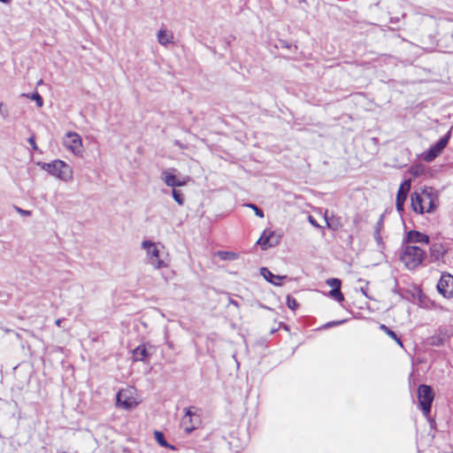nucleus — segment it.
I'll return each instance as SVG.
<instances>
[{
	"instance_id": "nucleus-31",
	"label": "nucleus",
	"mask_w": 453,
	"mask_h": 453,
	"mask_svg": "<svg viewBox=\"0 0 453 453\" xmlns=\"http://www.w3.org/2000/svg\"><path fill=\"white\" fill-rule=\"evenodd\" d=\"M0 115L4 119H6L8 117V110L3 103L0 104Z\"/></svg>"
},
{
	"instance_id": "nucleus-15",
	"label": "nucleus",
	"mask_w": 453,
	"mask_h": 453,
	"mask_svg": "<svg viewBox=\"0 0 453 453\" xmlns=\"http://www.w3.org/2000/svg\"><path fill=\"white\" fill-rule=\"evenodd\" d=\"M326 284L332 288L329 292V296L340 303L342 302L344 300V296L341 292V280L336 278H332L326 280Z\"/></svg>"
},
{
	"instance_id": "nucleus-20",
	"label": "nucleus",
	"mask_w": 453,
	"mask_h": 453,
	"mask_svg": "<svg viewBox=\"0 0 453 453\" xmlns=\"http://www.w3.org/2000/svg\"><path fill=\"white\" fill-rule=\"evenodd\" d=\"M273 236V232L267 233L265 231L261 237L258 239L257 243L261 246L262 250L268 249L270 239Z\"/></svg>"
},
{
	"instance_id": "nucleus-13",
	"label": "nucleus",
	"mask_w": 453,
	"mask_h": 453,
	"mask_svg": "<svg viewBox=\"0 0 453 453\" xmlns=\"http://www.w3.org/2000/svg\"><path fill=\"white\" fill-rule=\"evenodd\" d=\"M411 189V180H404L397 192L396 195V201H395V207L398 212H403L404 210V203L407 198V195Z\"/></svg>"
},
{
	"instance_id": "nucleus-9",
	"label": "nucleus",
	"mask_w": 453,
	"mask_h": 453,
	"mask_svg": "<svg viewBox=\"0 0 453 453\" xmlns=\"http://www.w3.org/2000/svg\"><path fill=\"white\" fill-rule=\"evenodd\" d=\"M63 144L67 150H71L74 155H81L83 151L81 137L77 133H66L63 139Z\"/></svg>"
},
{
	"instance_id": "nucleus-22",
	"label": "nucleus",
	"mask_w": 453,
	"mask_h": 453,
	"mask_svg": "<svg viewBox=\"0 0 453 453\" xmlns=\"http://www.w3.org/2000/svg\"><path fill=\"white\" fill-rule=\"evenodd\" d=\"M155 439L158 442L159 445L165 447V448H171L173 449V446L169 445L167 441L165 439V435L162 432L155 431Z\"/></svg>"
},
{
	"instance_id": "nucleus-18",
	"label": "nucleus",
	"mask_w": 453,
	"mask_h": 453,
	"mask_svg": "<svg viewBox=\"0 0 453 453\" xmlns=\"http://www.w3.org/2000/svg\"><path fill=\"white\" fill-rule=\"evenodd\" d=\"M173 35L172 32H169L165 29H160L157 32V41L161 45H167L168 43L173 42Z\"/></svg>"
},
{
	"instance_id": "nucleus-27",
	"label": "nucleus",
	"mask_w": 453,
	"mask_h": 453,
	"mask_svg": "<svg viewBox=\"0 0 453 453\" xmlns=\"http://www.w3.org/2000/svg\"><path fill=\"white\" fill-rule=\"evenodd\" d=\"M247 206L249 208H251L257 217H259V218H264L265 217L264 211L260 208H258L256 204H254V203H248Z\"/></svg>"
},
{
	"instance_id": "nucleus-34",
	"label": "nucleus",
	"mask_w": 453,
	"mask_h": 453,
	"mask_svg": "<svg viewBox=\"0 0 453 453\" xmlns=\"http://www.w3.org/2000/svg\"><path fill=\"white\" fill-rule=\"evenodd\" d=\"M308 220L313 226L320 227V226L317 223L316 219L312 216H309Z\"/></svg>"
},
{
	"instance_id": "nucleus-8",
	"label": "nucleus",
	"mask_w": 453,
	"mask_h": 453,
	"mask_svg": "<svg viewBox=\"0 0 453 453\" xmlns=\"http://www.w3.org/2000/svg\"><path fill=\"white\" fill-rule=\"evenodd\" d=\"M200 416L196 407L185 409V415L182 417L180 425L187 433H191L200 424Z\"/></svg>"
},
{
	"instance_id": "nucleus-14",
	"label": "nucleus",
	"mask_w": 453,
	"mask_h": 453,
	"mask_svg": "<svg viewBox=\"0 0 453 453\" xmlns=\"http://www.w3.org/2000/svg\"><path fill=\"white\" fill-rule=\"evenodd\" d=\"M430 241V238L427 234L420 233L416 230H411L407 233L403 242L404 244H411L412 243H424L428 244Z\"/></svg>"
},
{
	"instance_id": "nucleus-29",
	"label": "nucleus",
	"mask_w": 453,
	"mask_h": 453,
	"mask_svg": "<svg viewBox=\"0 0 453 453\" xmlns=\"http://www.w3.org/2000/svg\"><path fill=\"white\" fill-rule=\"evenodd\" d=\"M280 236L276 234L274 232H273V236L270 239V242H269V246L270 247H274L276 246L279 242H280Z\"/></svg>"
},
{
	"instance_id": "nucleus-11",
	"label": "nucleus",
	"mask_w": 453,
	"mask_h": 453,
	"mask_svg": "<svg viewBox=\"0 0 453 453\" xmlns=\"http://www.w3.org/2000/svg\"><path fill=\"white\" fill-rule=\"evenodd\" d=\"M176 169H167L162 172L161 180L168 186L172 188L181 187L186 185L188 177L179 178L175 174Z\"/></svg>"
},
{
	"instance_id": "nucleus-28",
	"label": "nucleus",
	"mask_w": 453,
	"mask_h": 453,
	"mask_svg": "<svg viewBox=\"0 0 453 453\" xmlns=\"http://www.w3.org/2000/svg\"><path fill=\"white\" fill-rule=\"evenodd\" d=\"M326 226L327 227L333 229V230H337L340 226V223L338 220H328L327 218L326 217Z\"/></svg>"
},
{
	"instance_id": "nucleus-7",
	"label": "nucleus",
	"mask_w": 453,
	"mask_h": 453,
	"mask_svg": "<svg viewBox=\"0 0 453 453\" xmlns=\"http://www.w3.org/2000/svg\"><path fill=\"white\" fill-rule=\"evenodd\" d=\"M453 334V328L448 326H441L438 328L435 334L426 339V343L433 347L444 346L450 339Z\"/></svg>"
},
{
	"instance_id": "nucleus-16",
	"label": "nucleus",
	"mask_w": 453,
	"mask_h": 453,
	"mask_svg": "<svg viewBox=\"0 0 453 453\" xmlns=\"http://www.w3.org/2000/svg\"><path fill=\"white\" fill-rule=\"evenodd\" d=\"M260 274L264 277L265 280L273 284L274 286H280L282 284V280L286 279L287 276L283 275H275L266 267L260 268Z\"/></svg>"
},
{
	"instance_id": "nucleus-35",
	"label": "nucleus",
	"mask_w": 453,
	"mask_h": 453,
	"mask_svg": "<svg viewBox=\"0 0 453 453\" xmlns=\"http://www.w3.org/2000/svg\"><path fill=\"white\" fill-rule=\"evenodd\" d=\"M17 211L22 215V216H29L31 214L30 211L22 210L20 208H17Z\"/></svg>"
},
{
	"instance_id": "nucleus-17",
	"label": "nucleus",
	"mask_w": 453,
	"mask_h": 453,
	"mask_svg": "<svg viewBox=\"0 0 453 453\" xmlns=\"http://www.w3.org/2000/svg\"><path fill=\"white\" fill-rule=\"evenodd\" d=\"M149 349L145 344L139 345L133 350V357L134 361H145L150 356Z\"/></svg>"
},
{
	"instance_id": "nucleus-26",
	"label": "nucleus",
	"mask_w": 453,
	"mask_h": 453,
	"mask_svg": "<svg viewBox=\"0 0 453 453\" xmlns=\"http://www.w3.org/2000/svg\"><path fill=\"white\" fill-rule=\"evenodd\" d=\"M287 305L292 311L296 310L298 307V303H297L296 300L290 296H287Z\"/></svg>"
},
{
	"instance_id": "nucleus-38",
	"label": "nucleus",
	"mask_w": 453,
	"mask_h": 453,
	"mask_svg": "<svg viewBox=\"0 0 453 453\" xmlns=\"http://www.w3.org/2000/svg\"><path fill=\"white\" fill-rule=\"evenodd\" d=\"M1 3H4V4H8L10 2V0H0Z\"/></svg>"
},
{
	"instance_id": "nucleus-30",
	"label": "nucleus",
	"mask_w": 453,
	"mask_h": 453,
	"mask_svg": "<svg viewBox=\"0 0 453 453\" xmlns=\"http://www.w3.org/2000/svg\"><path fill=\"white\" fill-rule=\"evenodd\" d=\"M346 320H336V321H331L327 322L326 325L323 326V328H329L331 326H340L343 324Z\"/></svg>"
},
{
	"instance_id": "nucleus-5",
	"label": "nucleus",
	"mask_w": 453,
	"mask_h": 453,
	"mask_svg": "<svg viewBox=\"0 0 453 453\" xmlns=\"http://www.w3.org/2000/svg\"><path fill=\"white\" fill-rule=\"evenodd\" d=\"M135 395V389L132 387L120 389L117 394V405L126 410L134 409L139 403Z\"/></svg>"
},
{
	"instance_id": "nucleus-10",
	"label": "nucleus",
	"mask_w": 453,
	"mask_h": 453,
	"mask_svg": "<svg viewBox=\"0 0 453 453\" xmlns=\"http://www.w3.org/2000/svg\"><path fill=\"white\" fill-rule=\"evenodd\" d=\"M437 290L443 297H453V275L443 273L437 283Z\"/></svg>"
},
{
	"instance_id": "nucleus-25",
	"label": "nucleus",
	"mask_w": 453,
	"mask_h": 453,
	"mask_svg": "<svg viewBox=\"0 0 453 453\" xmlns=\"http://www.w3.org/2000/svg\"><path fill=\"white\" fill-rule=\"evenodd\" d=\"M219 256L223 260H234L237 257L235 253L228 251H219Z\"/></svg>"
},
{
	"instance_id": "nucleus-4",
	"label": "nucleus",
	"mask_w": 453,
	"mask_h": 453,
	"mask_svg": "<svg viewBox=\"0 0 453 453\" xmlns=\"http://www.w3.org/2000/svg\"><path fill=\"white\" fill-rule=\"evenodd\" d=\"M142 247L147 252V258L149 263L156 269L166 267L167 264L161 257L160 244L153 242L151 241H143Z\"/></svg>"
},
{
	"instance_id": "nucleus-23",
	"label": "nucleus",
	"mask_w": 453,
	"mask_h": 453,
	"mask_svg": "<svg viewBox=\"0 0 453 453\" xmlns=\"http://www.w3.org/2000/svg\"><path fill=\"white\" fill-rule=\"evenodd\" d=\"M21 96H27V97L35 101L38 107H42L43 105V99L39 95L38 92H35V93H32V94H22Z\"/></svg>"
},
{
	"instance_id": "nucleus-37",
	"label": "nucleus",
	"mask_w": 453,
	"mask_h": 453,
	"mask_svg": "<svg viewBox=\"0 0 453 453\" xmlns=\"http://www.w3.org/2000/svg\"><path fill=\"white\" fill-rule=\"evenodd\" d=\"M62 319H58L56 321H55V324L58 326H61V323H62Z\"/></svg>"
},
{
	"instance_id": "nucleus-12",
	"label": "nucleus",
	"mask_w": 453,
	"mask_h": 453,
	"mask_svg": "<svg viewBox=\"0 0 453 453\" xmlns=\"http://www.w3.org/2000/svg\"><path fill=\"white\" fill-rule=\"evenodd\" d=\"M449 139V133L441 137L440 140L433 145L428 151L425 154L424 159L426 162H432L436 157H438L443 149L447 146Z\"/></svg>"
},
{
	"instance_id": "nucleus-21",
	"label": "nucleus",
	"mask_w": 453,
	"mask_h": 453,
	"mask_svg": "<svg viewBox=\"0 0 453 453\" xmlns=\"http://www.w3.org/2000/svg\"><path fill=\"white\" fill-rule=\"evenodd\" d=\"M380 328L385 334H387L389 337H391L393 340H395L397 342V344H399L400 346H403L401 339L397 336V334L393 330H391L390 328H388L387 326H385L383 324H381L380 326Z\"/></svg>"
},
{
	"instance_id": "nucleus-32",
	"label": "nucleus",
	"mask_w": 453,
	"mask_h": 453,
	"mask_svg": "<svg viewBox=\"0 0 453 453\" xmlns=\"http://www.w3.org/2000/svg\"><path fill=\"white\" fill-rule=\"evenodd\" d=\"M27 142L28 143L31 145L32 149L34 150H37V145H36V142H35V135H31L28 139H27Z\"/></svg>"
},
{
	"instance_id": "nucleus-1",
	"label": "nucleus",
	"mask_w": 453,
	"mask_h": 453,
	"mask_svg": "<svg viewBox=\"0 0 453 453\" xmlns=\"http://www.w3.org/2000/svg\"><path fill=\"white\" fill-rule=\"evenodd\" d=\"M411 200L413 211L420 214L432 212L438 205L437 193L432 188L414 192L411 196Z\"/></svg>"
},
{
	"instance_id": "nucleus-33",
	"label": "nucleus",
	"mask_w": 453,
	"mask_h": 453,
	"mask_svg": "<svg viewBox=\"0 0 453 453\" xmlns=\"http://www.w3.org/2000/svg\"><path fill=\"white\" fill-rule=\"evenodd\" d=\"M382 226H383V216H380V219L376 223L374 231L380 232Z\"/></svg>"
},
{
	"instance_id": "nucleus-36",
	"label": "nucleus",
	"mask_w": 453,
	"mask_h": 453,
	"mask_svg": "<svg viewBox=\"0 0 453 453\" xmlns=\"http://www.w3.org/2000/svg\"><path fill=\"white\" fill-rule=\"evenodd\" d=\"M374 238L380 243L381 242L380 232L374 231Z\"/></svg>"
},
{
	"instance_id": "nucleus-19",
	"label": "nucleus",
	"mask_w": 453,
	"mask_h": 453,
	"mask_svg": "<svg viewBox=\"0 0 453 453\" xmlns=\"http://www.w3.org/2000/svg\"><path fill=\"white\" fill-rule=\"evenodd\" d=\"M444 253L443 246L441 243H434L430 247V257L433 260L438 261Z\"/></svg>"
},
{
	"instance_id": "nucleus-24",
	"label": "nucleus",
	"mask_w": 453,
	"mask_h": 453,
	"mask_svg": "<svg viewBox=\"0 0 453 453\" xmlns=\"http://www.w3.org/2000/svg\"><path fill=\"white\" fill-rule=\"evenodd\" d=\"M172 195L178 204L182 205L184 203V196L180 190L173 188Z\"/></svg>"
},
{
	"instance_id": "nucleus-2",
	"label": "nucleus",
	"mask_w": 453,
	"mask_h": 453,
	"mask_svg": "<svg viewBox=\"0 0 453 453\" xmlns=\"http://www.w3.org/2000/svg\"><path fill=\"white\" fill-rule=\"evenodd\" d=\"M426 257V251L420 247L411 244H403L400 252V260L409 270L418 267Z\"/></svg>"
},
{
	"instance_id": "nucleus-6",
	"label": "nucleus",
	"mask_w": 453,
	"mask_h": 453,
	"mask_svg": "<svg viewBox=\"0 0 453 453\" xmlns=\"http://www.w3.org/2000/svg\"><path fill=\"white\" fill-rule=\"evenodd\" d=\"M418 398L424 415L428 416L434 398L432 388L425 384L420 385L418 388Z\"/></svg>"
},
{
	"instance_id": "nucleus-3",
	"label": "nucleus",
	"mask_w": 453,
	"mask_h": 453,
	"mask_svg": "<svg viewBox=\"0 0 453 453\" xmlns=\"http://www.w3.org/2000/svg\"><path fill=\"white\" fill-rule=\"evenodd\" d=\"M42 169L64 181H68L73 178L72 168L59 159L54 160L51 163H43Z\"/></svg>"
}]
</instances>
